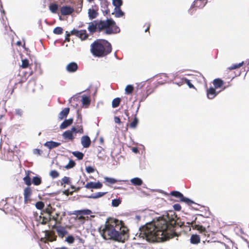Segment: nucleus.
<instances>
[{
	"mask_svg": "<svg viewBox=\"0 0 249 249\" xmlns=\"http://www.w3.org/2000/svg\"><path fill=\"white\" fill-rule=\"evenodd\" d=\"M50 175L52 178H54L59 177V173L56 170H52L50 172Z\"/></svg>",
	"mask_w": 249,
	"mask_h": 249,
	"instance_id": "50",
	"label": "nucleus"
},
{
	"mask_svg": "<svg viewBox=\"0 0 249 249\" xmlns=\"http://www.w3.org/2000/svg\"><path fill=\"white\" fill-rule=\"evenodd\" d=\"M114 120L115 123L120 124L121 123V120L119 117L117 116H115L114 118Z\"/></svg>",
	"mask_w": 249,
	"mask_h": 249,
	"instance_id": "59",
	"label": "nucleus"
},
{
	"mask_svg": "<svg viewBox=\"0 0 249 249\" xmlns=\"http://www.w3.org/2000/svg\"><path fill=\"white\" fill-rule=\"evenodd\" d=\"M173 208H174V209L177 211H179L181 209V207L180 205V204H174L173 205Z\"/></svg>",
	"mask_w": 249,
	"mask_h": 249,
	"instance_id": "56",
	"label": "nucleus"
},
{
	"mask_svg": "<svg viewBox=\"0 0 249 249\" xmlns=\"http://www.w3.org/2000/svg\"><path fill=\"white\" fill-rule=\"evenodd\" d=\"M33 183L35 185H40L41 182V178L39 177H34L33 178Z\"/></svg>",
	"mask_w": 249,
	"mask_h": 249,
	"instance_id": "42",
	"label": "nucleus"
},
{
	"mask_svg": "<svg viewBox=\"0 0 249 249\" xmlns=\"http://www.w3.org/2000/svg\"><path fill=\"white\" fill-rule=\"evenodd\" d=\"M112 4L115 6V8H121L123 5L122 0H113Z\"/></svg>",
	"mask_w": 249,
	"mask_h": 249,
	"instance_id": "43",
	"label": "nucleus"
},
{
	"mask_svg": "<svg viewBox=\"0 0 249 249\" xmlns=\"http://www.w3.org/2000/svg\"><path fill=\"white\" fill-rule=\"evenodd\" d=\"M72 130L75 133L83 134L84 133V130L81 125H80L79 126H77V128H76L74 126L72 127Z\"/></svg>",
	"mask_w": 249,
	"mask_h": 249,
	"instance_id": "37",
	"label": "nucleus"
},
{
	"mask_svg": "<svg viewBox=\"0 0 249 249\" xmlns=\"http://www.w3.org/2000/svg\"><path fill=\"white\" fill-rule=\"evenodd\" d=\"M40 218H42V223L43 224H45L51 220V215H47L46 216H44V215H40Z\"/></svg>",
	"mask_w": 249,
	"mask_h": 249,
	"instance_id": "40",
	"label": "nucleus"
},
{
	"mask_svg": "<svg viewBox=\"0 0 249 249\" xmlns=\"http://www.w3.org/2000/svg\"><path fill=\"white\" fill-rule=\"evenodd\" d=\"M81 142L83 147L88 148L91 144V140L88 136L85 135L81 137Z\"/></svg>",
	"mask_w": 249,
	"mask_h": 249,
	"instance_id": "16",
	"label": "nucleus"
},
{
	"mask_svg": "<svg viewBox=\"0 0 249 249\" xmlns=\"http://www.w3.org/2000/svg\"><path fill=\"white\" fill-rule=\"evenodd\" d=\"M100 232L106 240H112L124 243L129 237V229L122 221L118 219L108 220Z\"/></svg>",
	"mask_w": 249,
	"mask_h": 249,
	"instance_id": "2",
	"label": "nucleus"
},
{
	"mask_svg": "<svg viewBox=\"0 0 249 249\" xmlns=\"http://www.w3.org/2000/svg\"><path fill=\"white\" fill-rule=\"evenodd\" d=\"M74 133V131L72 130V127L71 128V130H68L66 131H65L63 134V137L65 139H68L70 141H73L74 139V137L73 135V133Z\"/></svg>",
	"mask_w": 249,
	"mask_h": 249,
	"instance_id": "19",
	"label": "nucleus"
},
{
	"mask_svg": "<svg viewBox=\"0 0 249 249\" xmlns=\"http://www.w3.org/2000/svg\"><path fill=\"white\" fill-rule=\"evenodd\" d=\"M91 213H92L91 211L89 209L74 211L72 213L73 214L77 216L89 215Z\"/></svg>",
	"mask_w": 249,
	"mask_h": 249,
	"instance_id": "21",
	"label": "nucleus"
},
{
	"mask_svg": "<svg viewBox=\"0 0 249 249\" xmlns=\"http://www.w3.org/2000/svg\"><path fill=\"white\" fill-rule=\"evenodd\" d=\"M70 112V108L66 107L62 109V110L59 113L58 115V118L62 120L64 118H66Z\"/></svg>",
	"mask_w": 249,
	"mask_h": 249,
	"instance_id": "23",
	"label": "nucleus"
},
{
	"mask_svg": "<svg viewBox=\"0 0 249 249\" xmlns=\"http://www.w3.org/2000/svg\"><path fill=\"white\" fill-rule=\"evenodd\" d=\"M23 181L26 185L28 186V187H30V186L32 184L31 178L29 176V174H28L26 176L23 178Z\"/></svg>",
	"mask_w": 249,
	"mask_h": 249,
	"instance_id": "39",
	"label": "nucleus"
},
{
	"mask_svg": "<svg viewBox=\"0 0 249 249\" xmlns=\"http://www.w3.org/2000/svg\"><path fill=\"white\" fill-rule=\"evenodd\" d=\"M71 183L70 178L68 177H64L61 179L60 184L61 186L64 187L65 186V184L69 185Z\"/></svg>",
	"mask_w": 249,
	"mask_h": 249,
	"instance_id": "33",
	"label": "nucleus"
},
{
	"mask_svg": "<svg viewBox=\"0 0 249 249\" xmlns=\"http://www.w3.org/2000/svg\"><path fill=\"white\" fill-rule=\"evenodd\" d=\"M207 3V1H200V0H195L191 5V9L193 8H202L205 6Z\"/></svg>",
	"mask_w": 249,
	"mask_h": 249,
	"instance_id": "20",
	"label": "nucleus"
},
{
	"mask_svg": "<svg viewBox=\"0 0 249 249\" xmlns=\"http://www.w3.org/2000/svg\"><path fill=\"white\" fill-rule=\"evenodd\" d=\"M86 171L88 173H92L95 171V169L90 166H89L86 167Z\"/></svg>",
	"mask_w": 249,
	"mask_h": 249,
	"instance_id": "54",
	"label": "nucleus"
},
{
	"mask_svg": "<svg viewBox=\"0 0 249 249\" xmlns=\"http://www.w3.org/2000/svg\"><path fill=\"white\" fill-rule=\"evenodd\" d=\"M45 238L48 241L53 242L56 241L57 236L53 231H46L45 232Z\"/></svg>",
	"mask_w": 249,
	"mask_h": 249,
	"instance_id": "17",
	"label": "nucleus"
},
{
	"mask_svg": "<svg viewBox=\"0 0 249 249\" xmlns=\"http://www.w3.org/2000/svg\"><path fill=\"white\" fill-rule=\"evenodd\" d=\"M73 123V119L70 118L68 120H65L60 125L61 129L66 128L69 126L71 125Z\"/></svg>",
	"mask_w": 249,
	"mask_h": 249,
	"instance_id": "24",
	"label": "nucleus"
},
{
	"mask_svg": "<svg viewBox=\"0 0 249 249\" xmlns=\"http://www.w3.org/2000/svg\"><path fill=\"white\" fill-rule=\"evenodd\" d=\"M32 194V191L30 187H27L24 189V199L25 203H27L30 200Z\"/></svg>",
	"mask_w": 249,
	"mask_h": 249,
	"instance_id": "18",
	"label": "nucleus"
},
{
	"mask_svg": "<svg viewBox=\"0 0 249 249\" xmlns=\"http://www.w3.org/2000/svg\"><path fill=\"white\" fill-rule=\"evenodd\" d=\"M183 225L177 215L168 214L166 218L161 217L146 223L140 228V235L149 242H160L178 236L176 231Z\"/></svg>",
	"mask_w": 249,
	"mask_h": 249,
	"instance_id": "1",
	"label": "nucleus"
},
{
	"mask_svg": "<svg viewBox=\"0 0 249 249\" xmlns=\"http://www.w3.org/2000/svg\"><path fill=\"white\" fill-rule=\"evenodd\" d=\"M88 29L91 33H95L97 30L99 32L105 30L107 35L117 34L120 31L115 22L111 18L106 20H94L89 23Z\"/></svg>",
	"mask_w": 249,
	"mask_h": 249,
	"instance_id": "3",
	"label": "nucleus"
},
{
	"mask_svg": "<svg viewBox=\"0 0 249 249\" xmlns=\"http://www.w3.org/2000/svg\"><path fill=\"white\" fill-rule=\"evenodd\" d=\"M82 103L83 106H85L86 107H87L90 103V100L89 97L84 96L82 97Z\"/></svg>",
	"mask_w": 249,
	"mask_h": 249,
	"instance_id": "30",
	"label": "nucleus"
},
{
	"mask_svg": "<svg viewBox=\"0 0 249 249\" xmlns=\"http://www.w3.org/2000/svg\"><path fill=\"white\" fill-rule=\"evenodd\" d=\"M213 88L215 89L222 88V90L226 89L228 86H224V82L220 78H216L213 80Z\"/></svg>",
	"mask_w": 249,
	"mask_h": 249,
	"instance_id": "9",
	"label": "nucleus"
},
{
	"mask_svg": "<svg viewBox=\"0 0 249 249\" xmlns=\"http://www.w3.org/2000/svg\"><path fill=\"white\" fill-rule=\"evenodd\" d=\"M131 182L134 185L140 186L142 184V180L138 178H135L131 179Z\"/></svg>",
	"mask_w": 249,
	"mask_h": 249,
	"instance_id": "32",
	"label": "nucleus"
},
{
	"mask_svg": "<svg viewBox=\"0 0 249 249\" xmlns=\"http://www.w3.org/2000/svg\"><path fill=\"white\" fill-rule=\"evenodd\" d=\"M121 99L119 97L114 99L112 102V107L113 108H116L119 106L121 103Z\"/></svg>",
	"mask_w": 249,
	"mask_h": 249,
	"instance_id": "35",
	"label": "nucleus"
},
{
	"mask_svg": "<svg viewBox=\"0 0 249 249\" xmlns=\"http://www.w3.org/2000/svg\"><path fill=\"white\" fill-rule=\"evenodd\" d=\"M35 65H36V68H35V71H37V69L38 68L39 69H40V65H38L37 63H35Z\"/></svg>",
	"mask_w": 249,
	"mask_h": 249,
	"instance_id": "62",
	"label": "nucleus"
},
{
	"mask_svg": "<svg viewBox=\"0 0 249 249\" xmlns=\"http://www.w3.org/2000/svg\"><path fill=\"white\" fill-rule=\"evenodd\" d=\"M194 217H195L194 219H193L191 222H188L187 224L191 225L193 229L197 230L200 233L205 235L206 229L205 227L201 225V222L205 223L204 221L201 220V219H204V217L201 215L197 216H194Z\"/></svg>",
	"mask_w": 249,
	"mask_h": 249,
	"instance_id": "6",
	"label": "nucleus"
},
{
	"mask_svg": "<svg viewBox=\"0 0 249 249\" xmlns=\"http://www.w3.org/2000/svg\"><path fill=\"white\" fill-rule=\"evenodd\" d=\"M62 217H60V213H56L54 215L51 214V220H54L55 223L54 224H60L62 221Z\"/></svg>",
	"mask_w": 249,
	"mask_h": 249,
	"instance_id": "25",
	"label": "nucleus"
},
{
	"mask_svg": "<svg viewBox=\"0 0 249 249\" xmlns=\"http://www.w3.org/2000/svg\"><path fill=\"white\" fill-rule=\"evenodd\" d=\"M71 35V33H69L68 31L66 32V36H65V41H67V42L70 41V37Z\"/></svg>",
	"mask_w": 249,
	"mask_h": 249,
	"instance_id": "57",
	"label": "nucleus"
},
{
	"mask_svg": "<svg viewBox=\"0 0 249 249\" xmlns=\"http://www.w3.org/2000/svg\"><path fill=\"white\" fill-rule=\"evenodd\" d=\"M170 195L178 198V200L177 201L185 202L188 205H191L193 203H194L192 200L184 197L183 195L178 191H172L170 193Z\"/></svg>",
	"mask_w": 249,
	"mask_h": 249,
	"instance_id": "7",
	"label": "nucleus"
},
{
	"mask_svg": "<svg viewBox=\"0 0 249 249\" xmlns=\"http://www.w3.org/2000/svg\"><path fill=\"white\" fill-rule=\"evenodd\" d=\"M190 242L193 244H198L200 242L199 236L197 234H193L191 236Z\"/></svg>",
	"mask_w": 249,
	"mask_h": 249,
	"instance_id": "27",
	"label": "nucleus"
},
{
	"mask_svg": "<svg viewBox=\"0 0 249 249\" xmlns=\"http://www.w3.org/2000/svg\"><path fill=\"white\" fill-rule=\"evenodd\" d=\"M52 228L56 229L58 236L61 238H63L68 233V231L63 227H58L54 224Z\"/></svg>",
	"mask_w": 249,
	"mask_h": 249,
	"instance_id": "10",
	"label": "nucleus"
},
{
	"mask_svg": "<svg viewBox=\"0 0 249 249\" xmlns=\"http://www.w3.org/2000/svg\"><path fill=\"white\" fill-rule=\"evenodd\" d=\"M63 29L60 27H57L53 29V33L56 35H61L63 33Z\"/></svg>",
	"mask_w": 249,
	"mask_h": 249,
	"instance_id": "47",
	"label": "nucleus"
},
{
	"mask_svg": "<svg viewBox=\"0 0 249 249\" xmlns=\"http://www.w3.org/2000/svg\"><path fill=\"white\" fill-rule=\"evenodd\" d=\"M78 219H80V220H83V219H85V218L83 216V215H80V216L79 217Z\"/></svg>",
	"mask_w": 249,
	"mask_h": 249,
	"instance_id": "63",
	"label": "nucleus"
},
{
	"mask_svg": "<svg viewBox=\"0 0 249 249\" xmlns=\"http://www.w3.org/2000/svg\"><path fill=\"white\" fill-rule=\"evenodd\" d=\"M144 27H146V28L145 29V32H149V30L150 27V23H146L144 25ZM150 33H149V34Z\"/></svg>",
	"mask_w": 249,
	"mask_h": 249,
	"instance_id": "58",
	"label": "nucleus"
},
{
	"mask_svg": "<svg viewBox=\"0 0 249 249\" xmlns=\"http://www.w3.org/2000/svg\"><path fill=\"white\" fill-rule=\"evenodd\" d=\"M153 91L154 89L150 85L144 87V85L140 84L136 89V95L140 102H143Z\"/></svg>",
	"mask_w": 249,
	"mask_h": 249,
	"instance_id": "5",
	"label": "nucleus"
},
{
	"mask_svg": "<svg viewBox=\"0 0 249 249\" xmlns=\"http://www.w3.org/2000/svg\"><path fill=\"white\" fill-rule=\"evenodd\" d=\"M53 210L52 207L50 205H49L45 210H43V212L41 213V215H44V213H46L47 215H51Z\"/></svg>",
	"mask_w": 249,
	"mask_h": 249,
	"instance_id": "29",
	"label": "nucleus"
},
{
	"mask_svg": "<svg viewBox=\"0 0 249 249\" xmlns=\"http://www.w3.org/2000/svg\"><path fill=\"white\" fill-rule=\"evenodd\" d=\"M29 66V60L27 59L22 60V64L21 67L23 69H26Z\"/></svg>",
	"mask_w": 249,
	"mask_h": 249,
	"instance_id": "45",
	"label": "nucleus"
},
{
	"mask_svg": "<svg viewBox=\"0 0 249 249\" xmlns=\"http://www.w3.org/2000/svg\"><path fill=\"white\" fill-rule=\"evenodd\" d=\"M72 155L76 157L78 160H81L83 159L84 155L83 153L79 151H74L72 152Z\"/></svg>",
	"mask_w": 249,
	"mask_h": 249,
	"instance_id": "38",
	"label": "nucleus"
},
{
	"mask_svg": "<svg viewBox=\"0 0 249 249\" xmlns=\"http://www.w3.org/2000/svg\"><path fill=\"white\" fill-rule=\"evenodd\" d=\"M88 15L90 19L95 18L98 15L97 9H89L88 10Z\"/></svg>",
	"mask_w": 249,
	"mask_h": 249,
	"instance_id": "26",
	"label": "nucleus"
},
{
	"mask_svg": "<svg viewBox=\"0 0 249 249\" xmlns=\"http://www.w3.org/2000/svg\"><path fill=\"white\" fill-rule=\"evenodd\" d=\"M33 153L35 154V155H41L42 153V151L40 150V149H34L33 150Z\"/></svg>",
	"mask_w": 249,
	"mask_h": 249,
	"instance_id": "55",
	"label": "nucleus"
},
{
	"mask_svg": "<svg viewBox=\"0 0 249 249\" xmlns=\"http://www.w3.org/2000/svg\"><path fill=\"white\" fill-rule=\"evenodd\" d=\"M90 50L94 56L103 57L106 56L111 52L112 46L108 41L105 39H98L91 44Z\"/></svg>",
	"mask_w": 249,
	"mask_h": 249,
	"instance_id": "4",
	"label": "nucleus"
},
{
	"mask_svg": "<svg viewBox=\"0 0 249 249\" xmlns=\"http://www.w3.org/2000/svg\"><path fill=\"white\" fill-rule=\"evenodd\" d=\"M107 194V192H98L95 194H92L90 196H88V198L96 199L104 196Z\"/></svg>",
	"mask_w": 249,
	"mask_h": 249,
	"instance_id": "28",
	"label": "nucleus"
},
{
	"mask_svg": "<svg viewBox=\"0 0 249 249\" xmlns=\"http://www.w3.org/2000/svg\"><path fill=\"white\" fill-rule=\"evenodd\" d=\"M66 241H67L68 243L69 244H72L74 242V238L71 236V235H70V236H68L66 238Z\"/></svg>",
	"mask_w": 249,
	"mask_h": 249,
	"instance_id": "53",
	"label": "nucleus"
},
{
	"mask_svg": "<svg viewBox=\"0 0 249 249\" xmlns=\"http://www.w3.org/2000/svg\"><path fill=\"white\" fill-rule=\"evenodd\" d=\"M132 152H133L135 153H137L139 152V150H138V148L135 147H133L132 148Z\"/></svg>",
	"mask_w": 249,
	"mask_h": 249,
	"instance_id": "61",
	"label": "nucleus"
},
{
	"mask_svg": "<svg viewBox=\"0 0 249 249\" xmlns=\"http://www.w3.org/2000/svg\"><path fill=\"white\" fill-rule=\"evenodd\" d=\"M36 207L37 209L42 210L44 207V204L42 201H38L36 204Z\"/></svg>",
	"mask_w": 249,
	"mask_h": 249,
	"instance_id": "51",
	"label": "nucleus"
},
{
	"mask_svg": "<svg viewBox=\"0 0 249 249\" xmlns=\"http://www.w3.org/2000/svg\"><path fill=\"white\" fill-rule=\"evenodd\" d=\"M134 91V87L132 85H128L126 86L125 89V93L127 94H131Z\"/></svg>",
	"mask_w": 249,
	"mask_h": 249,
	"instance_id": "44",
	"label": "nucleus"
},
{
	"mask_svg": "<svg viewBox=\"0 0 249 249\" xmlns=\"http://www.w3.org/2000/svg\"><path fill=\"white\" fill-rule=\"evenodd\" d=\"M114 14L116 18L122 17L124 15V12H123L121 8H114Z\"/></svg>",
	"mask_w": 249,
	"mask_h": 249,
	"instance_id": "31",
	"label": "nucleus"
},
{
	"mask_svg": "<svg viewBox=\"0 0 249 249\" xmlns=\"http://www.w3.org/2000/svg\"><path fill=\"white\" fill-rule=\"evenodd\" d=\"M121 203L120 199H114L112 200V206L113 207H118Z\"/></svg>",
	"mask_w": 249,
	"mask_h": 249,
	"instance_id": "49",
	"label": "nucleus"
},
{
	"mask_svg": "<svg viewBox=\"0 0 249 249\" xmlns=\"http://www.w3.org/2000/svg\"><path fill=\"white\" fill-rule=\"evenodd\" d=\"M244 62H242L241 63H240L239 64H233L231 67H229L228 69L230 70H232L234 69H236L237 68H239L241 67L243 65Z\"/></svg>",
	"mask_w": 249,
	"mask_h": 249,
	"instance_id": "46",
	"label": "nucleus"
},
{
	"mask_svg": "<svg viewBox=\"0 0 249 249\" xmlns=\"http://www.w3.org/2000/svg\"><path fill=\"white\" fill-rule=\"evenodd\" d=\"M138 123L139 120L135 115L133 121L129 124V126L130 128L134 129L137 127Z\"/></svg>",
	"mask_w": 249,
	"mask_h": 249,
	"instance_id": "34",
	"label": "nucleus"
},
{
	"mask_svg": "<svg viewBox=\"0 0 249 249\" xmlns=\"http://www.w3.org/2000/svg\"><path fill=\"white\" fill-rule=\"evenodd\" d=\"M183 83H185L186 84H187V85L188 86V87L190 88H194L195 89V87L190 82V80H188V79L185 78H183L181 79V85H182ZM179 86H180V85H179V84H178Z\"/></svg>",
	"mask_w": 249,
	"mask_h": 249,
	"instance_id": "36",
	"label": "nucleus"
},
{
	"mask_svg": "<svg viewBox=\"0 0 249 249\" xmlns=\"http://www.w3.org/2000/svg\"><path fill=\"white\" fill-rule=\"evenodd\" d=\"M216 89L212 87L207 89V96L209 99H213L219 94V92H217Z\"/></svg>",
	"mask_w": 249,
	"mask_h": 249,
	"instance_id": "12",
	"label": "nucleus"
},
{
	"mask_svg": "<svg viewBox=\"0 0 249 249\" xmlns=\"http://www.w3.org/2000/svg\"><path fill=\"white\" fill-rule=\"evenodd\" d=\"M71 34L79 37L82 40L86 39L89 36V35L87 34L86 30H81L79 31L73 29L71 31Z\"/></svg>",
	"mask_w": 249,
	"mask_h": 249,
	"instance_id": "8",
	"label": "nucleus"
},
{
	"mask_svg": "<svg viewBox=\"0 0 249 249\" xmlns=\"http://www.w3.org/2000/svg\"><path fill=\"white\" fill-rule=\"evenodd\" d=\"M103 184L100 182L99 181L97 182H88L86 185L85 186V187H86L87 189H100L102 187Z\"/></svg>",
	"mask_w": 249,
	"mask_h": 249,
	"instance_id": "15",
	"label": "nucleus"
},
{
	"mask_svg": "<svg viewBox=\"0 0 249 249\" xmlns=\"http://www.w3.org/2000/svg\"><path fill=\"white\" fill-rule=\"evenodd\" d=\"M75 165V162L72 160H70L68 164H67L65 168L69 169L73 168Z\"/></svg>",
	"mask_w": 249,
	"mask_h": 249,
	"instance_id": "48",
	"label": "nucleus"
},
{
	"mask_svg": "<svg viewBox=\"0 0 249 249\" xmlns=\"http://www.w3.org/2000/svg\"><path fill=\"white\" fill-rule=\"evenodd\" d=\"M78 69V65L76 62H72L69 63L66 67L67 71L70 73L76 72L77 71Z\"/></svg>",
	"mask_w": 249,
	"mask_h": 249,
	"instance_id": "14",
	"label": "nucleus"
},
{
	"mask_svg": "<svg viewBox=\"0 0 249 249\" xmlns=\"http://www.w3.org/2000/svg\"><path fill=\"white\" fill-rule=\"evenodd\" d=\"M105 179L107 182L110 184H114L117 182V180L113 178L106 177L105 178Z\"/></svg>",
	"mask_w": 249,
	"mask_h": 249,
	"instance_id": "52",
	"label": "nucleus"
},
{
	"mask_svg": "<svg viewBox=\"0 0 249 249\" xmlns=\"http://www.w3.org/2000/svg\"><path fill=\"white\" fill-rule=\"evenodd\" d=\"M58 8V5L55 3H51L49 6V9L53 13H56Z\"/></svg>",
	"mask_w": 249,
	"mask_h": 249,
	"instance_id": "41",
	"label": "nucleus"
},
{
	"mask_svg": "<svg viewBox=\"0 0 249 249\" xmlns=\"http://www.w3.org/2000/svg\"><path fill=\"white\" fill-rule=\"evenodd\" d=\"M61 143L60 142H53L52 141H48L44 143V146L48 148L49 149L55 148L59 146Z\"/></svg>",
	"mask_w": 249,
	"mask_h": 249,
	"instance_id": "22",
	"label": "nucleus"
},
{
	"mask_svg": "<svg viewBox=\"0 0 249 249\" xmlns=\"http://www.w3.org/2000/svg\"><path fill=\"white\" fill-rule=\"evenodd\" d=\"M60 11L62 15L67 16L71 14L74 12V9L69 6H63Z\"/></svg>",
	"mask_w": 249,
	"mask_h": 249,
	"instance_id": "11",
	"label": "nucleus"
},
{
	"mask_svg": "<svg viewBox=\"0 0 249 249\" xmlns=\"http://www.w3.org/2000/svg\"><path fill=\"white\" fill-rule=\"evenodd\" d=\"M16 114L19 116H21L22 115V110L20 109H16Z\"/></svg>",
	"mask_w": 249,
	"mask_h": 249,
	"instance_id": "60",
	"label": "nucleus"
},
{
	"mask_svg": "<svg viewBox=\"0 0 249 249\" xmlns=\"http://www.w3.org/2000/svg\"><path fill=\"white\" fill-rule=\"evenodd\" d=\"M109 3L107 0H101V10L104 15H107L110 12V10L108 8Z\"/></svg>",
	"mask_w": 249,
	"mask_h": 249,
	"instance_id": "13",
	"label": "nucleus"
},
{
	"mask_svg": "<svg viewBox=\"0 0 249 249\" xmlns=\"http://www.w3.org/2000/svg\"><path fill=\"white\" fill-rule=\"evenodd\" d=\"M57 249H68V248L65 247H62L61 248H57Z\"/></svg>",
	"mask_w": 249,
	"mask_h": 249,
	"instance_id": "64",
	"label": "nucleus"
}]
</instances>
